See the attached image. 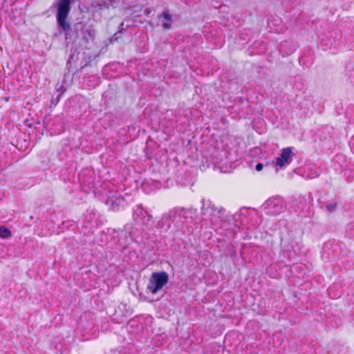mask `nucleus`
Here are the masks:
<instances>
[{
	"label": "nucleus",
	"mask_w": 354,
	"mask_h": 354,
	"mask_svg": "<svg viewBox=\"0 0 354 354\" xmlns=\"http://www.w3.org/2000/svg\"><path fill=\"white\" fill-rule=\"evenodd\" d=\"M197 216L194 208L175 207L162 214L156 227L163 238L174 241L183 240V236L192 232L188 223H192Z\"/></svg>",
	"instance_id": "nucleus-1"
},
{
	"label": "nucleus",
	"mask_w": 354,
	"mask_h": 354,
	"mask_svg": "<svg viewBox=\"0 0 354 354\" xmlns=\"http://www.w3.org/2000/svg\"><path fill=\"white\" fill-rule=\"evenodd\" d=\"M281 250L279 254V259L283 263L285 266H289L290 263H293L295 270L301 269V265L295 264L298 254L301 250V245L296 241L286 237H281Z\"/></svg>",
	"instance_id": "nucleus-2"
},
{
	"label": "nucleus",
	"mask_w": 354,
	"mask_h": 354,
	"mask_svg": "<svg viewBox=\"0 0 354 354\" xmlns=\"http://www.w3.org/2000/svg\"><path fill=\"white\" fill-rule=\"evenodd\" d=\"M111 239L115 243L121 248V250L127 248L130 243V240L140 243L142 242V238L139 234H136L131 224H127L122 230H109Z\"/></svg>",
	"instance_id": "nucleus-3"
},
{
	"label": "nucleus",
	"mask_w": 354,
	"mask_h": 354,
	"mask_svg": "<svg viewBox=\"0 0 354 354\" xmlns=\"http://www.w3.org/2000/svg\"><path fill=\"white\" fill-rule=\"evenodd\" d=\"M232 219L237 226L257 227L261 223V218L257 212H250L246 207H241L239 212L232 215Z\"/></svg>",
	"instance_id": "nucleus-4"
},
{
	"label": "nucleus",
	"mask_w": 354,
	"mask_h": 354,
	"mask_svg": "<svg viewBox=\"0 0 354 354\" xmlns=\"http://www.w3.org/2000/svg\"><path fill=\"white\" fill-rule=\"evenodd\" d=\"M128 200L118 190L110 191L106 196L105 203L113 212L123 209L128 205Z\"/></svg>",
	"instance_id": "nucleus-5"
},
{
	"label": "nucleus",
	"mask_w": 354,
	"mask_h": 354,
	"mask_svg": "<svg viewBox=\"0 0 354 354\" xmlns=\"http://www.w3.org/2000/svg\"><path fill=\"white\" fill-rule=\"evenodd\" d=\"M286 203L283 199L279 196H272L269 198L262 205V208L266 210V214L270 216H276L286 209Z\"/></svg>",
	"instance_id": "nucleus-6"
},
{
	"label": "nucleus",
	"mask_w": 354,
	"mask_h": 354,
	"mask_svg": "<svg viewBox=\"0 0 354 354\" xmlns=\"http://www.w3.org/2000/svg\"><path fill=\"white\" fill-rule=\"evenodd\" d=\"M169 281V274L165 272H153L149 279L147 290L152 294L157 293Z\"/></svg>",
	"instance_id": "nucleus-7"
},
{
	"label": "nucleus",
	"mask_w": 354,
	"mask_h": 354,
	"mask_svg": "<svg viewBox=\"0 0 354 354\" xmlns=\"http://www.w3.org/2000/svg\"><path fill=\"white\" fill-rule=\"evenodd\" d=\"M82 227L85 230H91L96 228L100 221L99 220V214L94 209H88L82 217Z\"/></svg>",
	"instance_id": "nucleus-8"
},
{
	"label": "nucleus",
	"mask_w": 354,
	"mask_h": 354,
	"mask_svg": "<svg viewBox=\"0 0 354 354\" xmlns=\"http://www.w3.org/2000/svg\"><path fill=\"white\" fill-rule=\"evenodd\" d=\"M133 218L137 223L145 225L153 217L141 204H139L133 209Z\"/></svg>",
	"instance_id": "nucleus-9"
},
{
	"label": "nucleus",
	"mask_w": 354,
	"mask_h": 354,
	"mask_svg": "<svg viewBox=\"0 0 354 354\" xmlns=\"http://www.w3.org/2000/svg\"><path fill=\"white\" fill-rule=\"evenodd\" d=\"M201 216H203V220H207L210 219L212 220V216L214 215V214L217 210V207L215 206L213 203L209 200L203 198L201 200Z\"/></svg>",
	"instance_id": "nucleus-10"
},
{
	"label": "nucleus",
	"mask_w": 354,
	"mask_h": 354,
	"mask_svg": "<svg viewBox=\"0 0 354 354\" xmlns=\"http://www.w3.org/2000/svg\"><path fill=\"white\" fill-rule=\"evenodd\" d=\"M292 149L293 147H292L281 149L280 156L276 158V165L280 167H283L290 164L293 156Z\"/></svg>",
	"instance_id": "nucleus-11"
},
{
	"label": "nucleus",
	"mask_w": 354,
	"mask_h": 354,
	"mask_svg": "<svg viewBox=\"0 0 354 354\" xmlns=\"http://www.w3.org/2000/svg\"><path fill=\"white\" fill-rule=\"evenodd\" d=\"M297 44L293 40H285L281 41L279 46V52L285 57L292 54L297 48Z\"/></svg>",
	"instance_id": "nucleus-12"
},
{
	"label": "nucleus",
	"mask_w": 354,
	"mask_h": 354,
	"mask_svg": "<svg viewBox=\"0 0 354 354\" xmlns=\"http://www.w3.org/2000/svg\"><path fill=\"white\" fill-rule=\"evenodd\" d=\"M115 0H101L93 1L91 4V6L95 10V11H101L104 9H107L109 7H115Z\"/></svg>",
	"instance_id": "nucleus-13"
},
{
	"label": "nucleus",
	"mask_w": 354,
	"mask_h": 354,
	"mask_svg": "<svg viewBox=\"0 0 354 354\" xmlns=\"http://www.w3.org/2000/svg\"><path fill=\"white\" fill-rule=\"evenodd\" d=\"M162 18V26L164 30H169L172 27L173 16L168 10H164L158 17Z\"/></svg>",
	"instance_id": "nucleus-14"
},
{
	"label": "nucleus",
	"mask_w": 354,
	"mask_h": 354,
	"mask_svg": "<svg viewBox=\"0 0 354 354\" xmlns=\"http://www.w3.org/2000/svg\"><path fill=\"white\" fill-rule=\"evenodd\" d=\"M212 159L214 164L221 163L224 158H226V151L225 150H219L214 149L212 153Z\"/></svg>",
	"instance_id": "nucleus-15"
},
{
	"label": "nucleus",
	"mask_w": 354,
	"mask_h": 354,
	"mask_svg": "<svg viewBox=\"0 0 354 354\" xmlns=\"http://www.w3.org/2000/svg\"><path fill=\"white\" fill-rule=\"evenodd\" d=\"M78 179L81 185H84L89 187L92 183L93 179L87 170H82L78 176Z\"/></svg>",
	"instance_id": "nucleus-16"
},
{
	"label": "nucleus",
	"mask_w": 354,
	"mask_h": 354,
	"mask_svg": "<svg viewBox=\"0 0 354 354\" xmlns=\"http://www.w3.org/2000/svg\"><path fill=\"white\" fill-rule=\"evenodd\" d=\"M217 213L218 218L222 222H229L230 221V216L227 214L225 208L220 207Z\"/></svg>",
	"instance_id": "nucleus-17"
},
{
	"label": "nucleus",
	"mask_w": 354,
	"mask_h": 354,
	"mask_svg": "<svg viewBox=\"0 0 354 354\" xmlns=\"http://www.w3.org/2000/svg\"><path fill=\"white\" fill-rule=\"evenodd\" d=\"M76 52H77V49H75L72 52V53L70 55L69 58L67 61L66 66H67L68 71L71 70V63L75 62L78 59L77 56H78L79 53H77V54L76 55Z\"/></svg>",
	"instance_id": "nucleus-18"
},
{
	"label": "nucleus",
	"mask_w": 354,
	"mask_h": 354,
	"mask_svg": "<svg viewBox=\"0 0 354 354\" xmlns=\"http://www.w3.org/2000/svg\"><path fill=\"white\" fill-rule=\"evenodd\" d=\"M12 235L10 230L4 225L0 226V237L2 239H8Z\"/></svg>",
	"instance_id": "nucleus-19"
},
{
	"label": "nucleus",
	"mask_w": 354,
	"mask_h": 354,
	"mask_svg": "<svg viewBox=\"0 0 354 354\" xmlns=\"http://www.w3.org/2000/svg\"><path fill=\"white\" fill-rule=\"evenodd\" d=\"M346 233L349 238L354 239V223L348 224L346 229Z\"/></svg>",
	"instance_id": "nucleus-20"
},
{
	"label": "nucleus",
	"mask_w": 354,
	"mask_h": 354,
	"mask_svg": "<svg viewBox=\"0 0 354 354\" xmlns=\"http://www.w3.org/2000/svg\"><path fill=\"white\" fill-rule=\"evenodd\" d=\"M326 209L328 212V213L334 212L337 209V203H328L326 205Z\"/></svg>",
	"instance_id": "nucleus-21"
},
{
	"label": "nucleus",
	"mask_w": 354,
	"mask_h": 354,
	"mask_svg": "<svg viewBox=\"0 0 354 354\" xmlns=\"http://www.w3.org/2000/svg\"><path fill=\"white\" fill-rule=\"evenodd\" d=\"M123 26H124V23H122L120 26V30L114 34V35L111 39L115 40V41L118 40V39L120 37V35L123 32V30H124Z\"/></svg>",
	"instance_id": "nucleus-22"
},
{
	"label": "nucleus",
	"mask_w": 354,
	"mask_h": 354,
	"mask_svg": "<svg viewBox=\"0 0 354 354\" xmlns=\"http://www.w3.org/2000/svg\"><path fill=\"white\" fill-rule=\"evenodd\" d=\"M64 91V90L59 92V93L57 94V95L55 97H53V98L51 100V104L53 105L56 106L58 104Z\"/></svg>",
	"instance_id": "nucleus-23"
},
{
	"label": "nucleus",
	"mask_w": 354,
	"mask_h": 354,
	"mask_svg": "<svg viewBox=\"0 0 354 354\" xmlns=\"http://www.w3.org/2000/svg\"><path fill=\"white\" fill-rule=\"evenodd\" d=\"M346 75L351 83H354V70L352 71L351 69L347 66L346 68Z\"/></svg>",
	"instance_id": "nucleus-24"
},
{
	"label": "nucleus",
	"mask_w": 354,
	"mask_h": 354,
	"mask_svg": "<svg viewBox=\"0 0 354 354\" xmlns=\"http://www.w3.org/2000/svg\"><path fill=\"white\" fill-rule=\"evenodd\" d=\"M320 175V171L319 169H315L314 171H310L308 174H307V177L308 178H315Z\"/></svg>",
	"instance_id": "nucleus-25"
},
{
	"label": "nucleus",
	"mask_w": 354,
	"mask_h": 354,
	"mask_svg": "<svg viewBox=\"0 0 354 354\" xmlns=\"http://www.w3.org/2000/svg\"><path fill=\"white\" fill-rule=\"evenodd\" d=\"M86 28V25L84 24L82 22H79L75 24L74 28L75 30H84Z\"/></svg>",
	"instance_id": "nucleus-26"
},
{
	"label": "nucleus",
	"mask_w": 354,
	"mask_h": 354,
	"mask_svg": "<svg viewBox=\"0 0 354 354\" xmlns=\"http://www.w3.org/2000/svg\"><path fill=\"white\" fill-rule=\"evenodd\" d=\"M133 231H134L135 234H139L143 239L142 235V230H140V229H139L137 227L133 226Z\"/></svg>",
	"instance_id": "nucleus-27"
},
{
	"label": "nucleus",
	"mask_w": 354,
	"mask_h": 354,
	"mask_svg": "<svg viewBox=\"0 0 354 354\" xmlns=\"http://www.w3.org/2000/svg\"><path fill=\"white\" fill-rule=\"evenodd\" d=\"M263 164L261 163V162H258L256 166H255V169L257 171H260L263 169Z\"/></svg>",
	"instance_id": "nucleus-28"
},
{
	"label": "nucleus",
	"mask_w": 354,
	"mask_h": 354,
	"mask_svg": "<svg viewBox=\"0 0 354 354\" xmlns=\"http://www.w3.org/2000/svg\"><path fill=\"white\" fill-rule=\"evenodd\" d=\"M85 30L89 36L93 37L94 35V30L86 28Z\"/></svg>",
	"instance_id": "nucleus-29"
},
{
	"label": "nucleus",
	"mask_w": 354,
	"mask_h": 354,
	"mask_svg": "<svg viewBox=\"0 0 354 354\" xmlns=\"http://www.w3.org/2000/svg\"><path fill=\"white\" fill-rule=\"evenodd\" d=\"M153 186H154V188L158 189V188L160 187L161 183H160V181L156 180V181L153 182Z\"/></svg>",
	"instance_id": "nucleus-30"
},
{
	"label": "nucleus",
	"mask_w": 354,
	"mask_h": 354,
	"mask_svg": "<svg viewBox=\"0 0 354 354\" xmlns=\"http://www.w3.org/2000/svg\"><path fill=\"white\" fill-rule=\"evenodd\" d=\"M239 37H240V39H241V40H243V41H245V40H247V39H247V35H246L245 32H241V33L240 34V36H239Z\"/></svg>",
	"instance_id": "nucleus-31"
},
{
	"label": "nucleus",
	"mask_w": 354,
	"mask_h": 354,
	"mask_svg": "<svg viewBox=\"0 0 354 354\" xmlns=\"http://www.w3.org/2000/svg\"><path fill=\"white\" fill-rule=\"evenodd\" d=\"M354 143V138H352L351 142H350V145H351V147H352V145H353Z\"/></svg>",
	"instance_id": "nucleus-32"
},
{
	"label": "nucleus",
	"mask_w": 354,
	"mask_h": 354,
	"mask_svg": "<svg viewBox=\"0 0 354 354\" xmlns=\"http://www.w3.org/2000/svg\"><path fill=\"white\" fill-rule=\"evenodd\" d=\"M63 86H60L59 88H57V92L59 91V90L62 89Z\"/></svg>",
	"instance_id": "nucleus-33"
},
{
	"label": "nucleus",
	"mask_w": 354,
	"mask_h": 354,
	"mask_svg": "<svg viewBox=\"0 0 354 354\" xmlns=\"http://www.w3.org/2000/svg\"><path fill=\"white\" fill-rule=\"evenodd\" d=\"M113 354H115V353H113Z\"/></svg>",
	"instance_id": "nucleus-34"
}]
</instances>
